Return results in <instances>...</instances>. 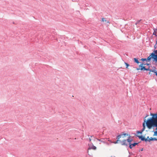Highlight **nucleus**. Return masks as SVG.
<instances>
[{"instance_id": "nucleus-13", "label": "nucleus", "mask_w": 157, "mask_h": 157, "mask_svg": "<svg viewBox=\"0 0 157 157\" xmlns=\"http://www.w3.org/2000/svg\"><path fill=\"white\" fill-rule=\"evenodd\" d=\"M124 63H125V65L126 66V68H128V67L129 66V64H128V63H126V62H124Z\"/></svg>"}, {"instance_id": "nucleus-10", "label": "nucleus", "mask_w": 157, "mask_h": 157, "mask_svg": "<svg viewBox=\"0 0 157 157\" xmlns=\"http://www.w3.org/2000/svg\"><path fill=\"white\" fill-rule=\"evenodd\" d=\"M102 21L103 22H106L107 23L109 24L110 23L109 21H107L106 20H105V19L104 18H102Z\"/></svg>"}, {"instance_id": "nucleus-2", "label": "nucleus", "mask_w": 157, "mask_h": 157, "mask_svg": "<svg viewBox=\"0 0 157 157\" xmlns=\"http://www.w3.org/2000/svg\"><path fill=\"white\" fill-rule=\"evenodd\" d=\"M126 136H128V134L126 133H123V134H121L118 135L117 137V140L116 142H114V144H117L120 143L122 145H129V147L131 149H132V147L135 146L138 143H135L132 144H131V142L132 140V139H127V140L125 139H121L120 140L119 139L120 138L125 137Z\"/></svg>"}, {"instance_id": "nucleus-8", "label": "nucleus", "mask_w": 157, "mask_h": 157, "mask_svg": "<svg viewBox=\"0 0 157 157\" xmlns=\"http://www.w3.org/2000/svg\"><path fill=\"white\" fill-rule=\"evenodd\" d=\"M91 149H92L94 150H95L96 149V147L94 145H93L92 146L90 147H89L88 150H90Z\"/></svg>"}, {"instance_id": "nucleus-12", "label": "nucleus", "mask_w": 157, "mask_h": 157, "mask_svg": "<svg viewBox=\"0 0 157 157\" xmlns=\"http://www.w3.org/2000/svg\"><path fill=\"white\" fill-rule=\"evenodd\" d=\"M134 61L137 63L138 64L139 63V62L138 61V60L136 58H134Z\"/></svg>"}, {"instance_id": "nucleus-19", "label": "nucleus", "mask_w": 157, "mask_h": 157, "mask_svg": "<svg viewBox=\"0 0 157 157\" xmlns=\"http://www.w3.org/2000/svg\"><path fill=\"white\" fill-rule=\"evenodd\" d=\"M141 65H143V63L142 64H141Z\"/></svg>"}, {"instance_id": "nucleus-3", "label": "nucleus", "mask_w": 157, "mask_h": 157, "mask_svg": "<svg viewBox=\"0 0 157 157\" xmlns=\"http://www.w3.org/2000/svg\"><path fill=\"white\" fill-rule=\"evenodd\" d=\"M154 53H152L151 55L155 57V61H157V50L154 51Z\"/></svg>"}, {"instance_id": "nucleus-14", "label": "nucleus", "mask_w": 157, "mask_h": 157, "mask_svg": "<svg viewBox=\"0 0 157 157\" xmlns=\"http://www.w3.org/2000/svg\"><path fill=\"white\" fill-rule=\"evenodd\" d=\"M141 60L142 61H144L147 60V59L142 58L141 59Z\"/></svg>"}, {"instance_id": "nucleus-18", "label": "nucleus", "mask_w": 157, "mask_h": 157, "mask_svg": "<svg viewBox=\"0 0 157 157\" xmlns=\"http://www.w3.org/2000/svg\"><path fill=\"white\" fill-rule=\"evenodd\" d=\"M156 44H157V42H156Z\"/></svg>"}, {"instance_id": "nucleus-15", "label": "nucleus", "mask_w": 157, "mask_h": 157, "mask_svg": "<svg viewBox=\"0 0 157 157\" xmlns=\"http://www.w3.org/2000/svg\"><path fill=\"white\" fill-rule=\"evenodd\" d=\"M99 140L100 141H101V142H104L102 140Z\"/></svg>"}, {"instance_id": "nucleus-17", "label": "nucleus", "mask_w": 157, "mask_h": 157, "mask_svg": "<svg viewBox=\"0 0 157 157\" xmlns=\"http://www.w3.org/2000/svg\"><path fill=\"white\" fill-rule=\"evenodd\" d=\"M90 141H91V140L90 138Z\"/></svg>"}, {"instance_id": "nucleus-16", "label": "nucleus", "mask_w": 157, "mask_h": 157, "mask_svg": "<svg viewBox=\"0 0 157 157\" xmlns=\"http://www.w3.org/2000/svg\"><path fill=\"white\" fill-rule=\"evenodd\" d=\"M150 139V138H149V136H148L146 139Z\"/></svg>"}, {"instance_id": "nucleus-4", "label": "nucleus", "mask_w": 157, "mask_h": 157, "mask_svg": "<svg viewBox=\"0 0 157 157\" xmlns=\"http://www.w3.org/2000/svg\"><path fill=\"white\" fill-rule=\"evenodd\" d=\"M139 67H141V68H137L136 69L137 70H138L140 69L141 70H146V71L150 70H149L148 69H146V68H145V67L142 66L141 65H140ZM150 71H151V70H150Z\"/></svg>"}, {"instance_id": "nucleus-6", "label": "nucleus", "mask_w": 157, "mask_h": 157, "mask_svg": "<svg viewBox=\"0 0 157 157\" xmlns=\"http://www.w3.org/2000/svg\"><path fill=\"white\" fill-rule=\"evenodd\" d=\"M151 58H153L154 59V60H155V57H154V56H153V55H152L151 54L147 58V59L148 61H150L151 60Z\"/></svg>"}, {"instance_id": "nucleus-7", "label": "nucleus", "mask_w": 157, "mask_h": 157, "mask_svg": "<svg viewBox=\"0 0 157 157\" xmlns=\"http://www.w3.org/2000/svg\"><path fill=\"white\" fill-rule=\"evenodd\" d=\"M130 138V136L129 135H128V136H126L125 137H124V138H122V137H121V138H120V139H119V140H121V139H125V140H127V139H129V138Z\"/></svg>"}, {"instance_id": "nucleus-5", "label": "nucleus", "mask_w": 157, "mask_h": 157, "mask_svg": "<svg viewBox=\"0 0 157 157\" xmlns=\"http://www.w3.org/2000/svg\"><path fill=\"white\" fill-rule=\"evenodd\" d=\"M138 137L142 141H147V140H148L147 139H145L144 137L143 136H139Z\"/></svg>"}, {"instance_id": "nucleus-11", "label": "nucleus", "mask_w": 157, "mask_h": 157, "mask_svg": "<svg viewBox=\"0 0 157 157\" xmlns=\"http://www.w3.org/2000/svg\"><path fill=\"white\" fill-rule=\"evenodd\" d=\"M153 34L155 36H157V29H155V30H154V31Z\"/></svg>"}, {"instance_id": "nucleus-1", "label": "nucleus", "mask_w": 157, "mask_h": 157, "mask_svg": "<svg viewBox=\"0 0 157 157\" xmlns=\"http://www.w3.org/2000/svg\"><path fill=\"white\" fill-rule=\"evenodd\" d=\"M152 115V117L148 119L146 121V119L144 120V122L143 124V131H144L145 129V124L147 126V128L149 129H151L153 127H156V130L157 131L154 132V135H157V113L154 114H151Z\"/></svg>"}, {"instance_id": "nucleus-9", "label": "nucleus", "mask_w": 157, "mask_h": 157, "mask_svg": "<svg viewBox=\"0 0 157 157\" xmlns=\"http://www.w3.org/2000/svg\"><path fill=\"white\" fill-rule=\"evenodd\" d=\"M157 140V138L151 137L150 138V139H148L147 140V141H151V140Z\"/></svg>"}]
</instances>
